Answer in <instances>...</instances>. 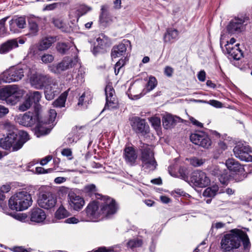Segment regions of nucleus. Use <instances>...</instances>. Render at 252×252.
<instances>
[{"label":"nucleus","instance_id":"obj_12","mask_svg":"<svg viewBox=\"0 0 252 252\" xmlns=\"http://www.w3.org/2000/svg\"><path fill=\"white\" fill-rule=\"evenodd\" d=\"M85 211L87 218L84 220L96 221L101 217L98 201L90 202L86 208Z\"/></svg>","mask_w":252,"mask_h":252},{"label":"nucleus","instance_id":"obj_31","mask_svg":"<svg viewBox=\"0 0 252 252\" xmlns=\"http://www.w3.org/2000/svg\"><path fill=\"white\" fill-rule=\"evenodd\" d=\"M126 51V47L125 44L121 43L114 46L111 51V56L113 58H116L123 56Z\"/></svg>","mask_w":252,"mask_h":252},{"label":"nucleus","instance_id":"obj_6","mask_svg":"<svg viewBox=\"0 0 252 252\" xmlns=\"http://www.w3.org/2000/svg\"><path fill=\"white\" fill-rule=\"evenodd\" d=\"M20 94V91L16 85L7 86L0 90V98L11 105L16 103Z\"/></svg>","mask_w":252,"mask_h":252},{"label":"nucleus","instance_id":"obj_19","mask_svg":"<svg viewBox=\"0 0 252 252\" xmlns=\"http://www.w3.org/2000/svg\"><path fill=\"white\" fill-rule=\"evenodd\" d=\"M190 139L194 144L205 148H208L211 144V140L208 135L202 132L191 134Z\"/></svg>","mask_w":252,"mask_h":252},{"label":"nucleus","instance_id":"obj_39","mask_svg":"<svg viewBox=\"0 0 252 252\" xmlns=\"http://www.w3.org/2000/svg\"><path fill=\"white\" fill-rule=\"evenodd\" d=\"M11 68L5 71L0 76L3 82L10 83L14 82Z\"/></svg>","mask_w":252,"mask_h":252},{"label":"nucleus","instance_id":"obj_40","mask_svg":"<svg viewBox=\"0 0 252 252\" xmlns=\"http://www.w3.org/2000/svg\"><path fill=\"white\" fill-rule=\"evenodd\" d=\"M218 190V186H213L211 188L206 189L203 193V195L205 197H212L215 196Z\"/></svg>","mask_w":252,"mask_h":252},{"label":"nucleus","instance_id":"obj_3","mask_svg":"<svg viewBox=\"0 0 252 252\" xmlns=\"http://www.w3.org/2000/svg\"><path fill=\"white\" fill-rule=\"evenodd\" d=\"M141 151L142 167L144 169L149 171L155 170L157 167V163L154 158L153 147L147 145H144Z\"/></svg>","mask_w":252,"mask_h":252},{"label":"nucleus","instance_id":"obj_63","mask_svg":"<svg viewBox=\"0 0 252 252\" xmlns=\"http://www.w3.org/2000/svg\"><path fill=\"white\" fill-rule=\"evenodd\" d=\"M79 221V220L75 217H71L65 220V222L67 223L75 224Z\"/></svg>","mask_w":252,"mask_h":252},{"label":"nucleus","instance_id":"obj_54","mask_svg":"<svg viewBox=\"0 0 252 252\" xmlns=\"http://www.w3.org/2000/svg\"><path fill=\"white\" fill-rule=\"evenodd\" d=\"M125 59H121L116 63L114 67L115 73L116 75H117L119 73L120 69L125 65Z\"/></svg>","mask_w":252,"mask_h":252},{"label":"nucleus","instance_id":"obj_29","mask_svg":"<svg viewBox=\"0 0 252 252\" xmlns=\"http://www.w3.org/2000/svg\"><path fill=\"white\" fill-rule=\"evenodd\" d=\"M239 46V44H237L234 47H230L229 44L225 45L227 54L231 58L236 60H240L243 56Z\"/></svg>","mask_w":252,"mask_h":252},{"label":"nucleus","instance_id":"obj_48","mask_svg":"<svg viewBox=\"0 0 252 252\" xmlns=\"http://www.w3.org/2000/svg\"><path fill=\"white\" fill-rule=\"evenodd\" d=\"M83 191L88 195L92 196L95 193L96 189L94 185L91 184L86 186L83 189Z\"/></svg>","mask_w":252,"mask_h":252},{"label":"nucleus","instance_id":"obj_24","mask_svg":"<svg viewBox=\"0 0 252 252\" xmlns=\"http://www.w3.org/2000/svg\"><path fill=\"white\" fill-rule=\"evenodd\" d=\"M57 40V36H47L42 38L36 45L38 51L48 50Z\"/></svg>","mask_w":252,"mask_h":252},{"label":"nucleus","instance_id":"obj_11","mask_svg":"<svg viewBox=\"0 0 252 252\" xmlns=\"http://www.w3.org/2000/svg\"><path fill=\"white\" fill-rule=\"evenodd\" d=\"M77 62V60L76 58L72 59L69 57H65L57 64L50 65L49 69L54 73H60L62 71L72 67Z\"/></svg>","mask_w":252,"mask_h":252},{"label":"nucleus","instance_id":"obj_5","mask_svg":"<svg viewBox=\"0 0 252 252\" xmlns=\"http://www.w3.org/2000/svg\"><path fill=\"white\" fill-rule=\"evenodd\" d=\"M28 76L32 86L36 89H42L49 83L48 75L37 73L33 68H30Z\"/></svg>","mask_w":252,"mask_h":252},{"label":"nucleus","instance_id":"obj_4","mask_svg":"<svg viewBox=\"0 0 252 252\" xmlns=\"http://www.w3.org/2000/svg\"><path fill=\"white\" fill-rule=\"evenodd\" d=\"M237 229H233L230 233L224 235L220 242V249L223 252H228L239 247Z\"/></svg>","mask_w":252,"mask_h":252},{"label":"nucleus","instance_id":"obj_64","mask_svg":"<svg viewBox=\"0 0 252 252\" xmlns=\"http://www.w3.org/2000/svg\"><path fill=\"white\" fill-rule=\"evenodd\" d=\"M16 218L21 221H25L27 218V216L26 214H19L16 216Z\"/></svg>","mask_w":252,"mask_h":252},{"label":"nucleus","instance_id":"obj_32","mask_svg":"<svg viewBox=\"0 0 252 252\" xmlns=\"http://www.w3.org/2000/svg\"><path fill=\"white\" fill-rule=\"evenodd\" d=\"M238 235V241H239V246L241 241L243 243L244 248L246 250L250 248V242L247 234L242 230L237 229Z\"/></svg>","mask_w":252,"mask_h":252},{"label":"nucleus","instance_id":"obj_61","mask_svg":"<svg viewBox=\"0 0 252 252\" xmlns=\"http://www.w3.org/2000/svg\"><path fill=\"white\" fill-rule=\"evenodd\" d=\"M52 159V156L48 155L40 160V163L42 165H45Z\"/></svg>","mask_w":252,"mask_h":252},{"label":"nucleus","instance_id":"obj_35","mask_svg":"<svg viewBox=\"0 0 252 252\" xmlns=\"http://www.w3.org/2000/svg\"><path fill=\"white\" fill-rule=\"evenodd\" d=\"M67 94V92H64L58 98L53 102L52 104L54 107L60 108L64 107Z\"/></svg>","mask_w":252,"mask_h":252},{"label":"nucleus","instance_id":"obj_30","mask_svg":"<svg viewBox=\"0 0 252 252\" xmlns=\"http://www.w3.org/2000/svg\"><path fill=\"white\" fill-rule=\"evenodd\" d=\"M82 127H75L72 128V131L68 135L66 139L68 144L76 142L80 138L82 133Z\"/></svg>","mask_w":252,"mask_h":252},{"label":"nucleus","instance_id":"obj_46","mask_svg":"<svg viewBox=\"0 0 252 252\" xmlns=\"http://www.w3.org/2000/svg\"><path fill=\"white\" fill-rule=\"evenodd\" d=\"M18 139L19 141V143L21 144V147L23 144L26 142L29 139V135L28 133L26 131H21L19 135H18Z\"/></svg>","mask_w":252,"mask_h":252},{"label":"nucleus","instance_id":"obj_34","mask_svg":"<svg viewBox=\"0 0 252 252\" xmlns=\"http://www.w3.org/2000/svg\"><path fill=\"white\" fill-rule=\"evenodd\" d=\"M38 20L30 19L29 21V28L30 34L32 36L37 35L39 31V27L37 23Z\"/></svg>","mask_w":252,"mask_h":252},{"label":"nucleus","instance_id":"obj_2","mask_svg":"<svg viewBox=\"0 0 252 252\" xmlns=\"http://www.w3.org/2000/svg\"><path fill=\"white\" fill-rule=\"evenodd\" d=\"M57 116V112L55 110L50 109L48 113V122H43L41 120L40 117L39 121L36 123L35 133L37 137H40L48 134L55 126L54 122Z\"/></svg>","mask_w":252,"mask_h":252},{"label":"nucleus","instance_id":"obj_51","mask_svg":"<svg viewBox=\"0 0 252 252\" xmlns=\"http://www.w3.org/2000/svg\"><path fill=\"white\" fill-rule=\"evenodd\" d=\"M41 60L44 63H49L54 60V56L49 54H44L41 56Z\"/></svg>","mask_w":252,"mask_h":252},{"label":"nucleus","instance_id":"obj_43","mask_svg":"<svg viewBox=\"0 0 252 252\" xmlns=\"http://www.w3.org/2000/svg\"><path fill=\"white\" fill-rule=\"evenodd\" d=\"M32 104V102L27 96L25 100L19 105V110L24 112L30 109Z\"/></svg>","mask_w":252,"mask_h":252},{"label":"nucleus","instance_id":"obj_52","mask_svg":"<svg viewBox=\"0 0 252 252\" xmlns=\"http://www.w3.org/2000/svg\"><path fill=\"white\" fill-rule=\"evenodd\" d=\"M10 189L9 185H3L0 187V200H4L5 198V193L8 192Z\"/></svg>","mask_w":252,"mask_h":252},{"label":"nucleus","instance_id":"obj_59","mask_svg":"<svg viewBox=\"0 0 252 252\" xmlns=\"http://www.w3.org/2000/svg\"><path fill=\"white\" fill-rule=\"evenodd\" d=\"M9 112L8 109L3 105H0V118L4 117Z\"/></svg>","mask_w":252,"mask_h":252},{"label":"nucleus","instance_id":"obj_18","mask_svg":"<svg viewBox=\"0 0 252 252\" xmlns=\"http://www.w3.org/2000/svg\"><path fill=\"white\" fill-rule=\"evenodd\" d=\"M56 203V197L50 192L42 194L38 200L39 206L45 209H49L54 207Z\"/></svg>","mask_w":252,"mask_h":252},{"label":"nucleus","instance_id":"obj_8","mask_svg":"<svg viewBox=\"0 0 252 252\" xmlns=\"http://www.w3.org/2000/svg\"><path fill=\"white\" fill-rule=\"evenodd\" d=\"M0 146L7 150L16 151L21 148V144L18 141V135L12 132L8 133L5 138L0 139Z\"/></svg>","mask_w":252,"mask_h":252},{"label":"nucleus","instance_id":"obj_56","mask_svg":"<svg viewBox=\"0 0 252 252\" xmlns=\"http://www.w3.org/2000/svg\"><path fill=\"white\" fill-rule=\"evenodd\" d=\"M52 168L45 169L42 167H37L35 168V172L37 174H45L52 171Z\"/></svg>","mask_w":252,"mask_h":252},{"label":"nucleus","instance_id":"obj_20","mask_svg":"<svg viewBox=\"0 0 252 252\" xmlns=\"http://www.w3.org/2000/svg\"><path fill=\"white\" fill-rule=\"evenodd\" d=\"M68 201L70 207L76 211L81 210L85 204L84 199L73 192H69Z\"/></svg>","mask_w":252,"mask_h":252},{"label":"nucleus","instance_id":"obj_21","mask_svg":"<svg viewBox=\"0 0 252 252\" xmlns=\"http://www.w3.org/2000/svg\"><path fill=\"white\" fill-rule=\"evenodd\" d=\"M105 92L106 102L104 109H110L116 107L117 102L114 96L115 91L112 86L109 84L107 85L105 87Z\"/></svg>","mask_w":252,"mask_h":252},{"label":"nucleus","instance_id":"obj_47","mask_svg":"<svg viewBox=\"0 0 252 252\" xmlns=\"http://www.w3.org/2000/svg\"><path fill=\"white\" fill-rule=\"evenodd\" d=\"M56 48L59 53L63 54L69 49V46L65 43L59 42L58 43Z\"/></svg>","mask_w":252,"mask_h":252},{"label":"nucleus","instance_id":"obj_25","mask_svg":"<svg viewBox=\"0 0 252 252\" xmlns=\"http://www.w3.org/2000/svg\"><path fill=\"white\" fill-rule=\"evenodd\" d=\"M45 212L38 208H33L31 211L30 220L36 223L42 222L46 219Z\"/></svg>","mask_w":252,"mask_h":252},{"label":"nucleus","instance_id":"obj_45","mask_svg":"<svg viewBox=\"0 0 252 252\" xmlns=\"http://www.w3.org/2000/svg\"><path fill=\"white\" fill-rule=\"evenodd\" d=\"M174 122V119L171 115H166L163 118V125L166 128H168L170 125L173 124Z\"/></svg>","mask_w":252,"mask_h":252},{"label":"nucleus","instance_id":"obj_57","mask_svg":"<svg viewBox=\"0 0 252 252\" xmlns=\"http://www.w3.org/2000/svg\"><path fill=\"white\" fill-rule=\"evenodd\" d=\"M96 41L97 42V45L96 46H94V49H93V52L94 54H95L96 52H98V47H100L101 46L103 45V43H104V41L103 39L100 38V37H98L96 38Z\"/></svg>","mask_w":252,"mask_h":252},{"label":"nucleus","instance_id":"obj_44","mask_svg":"<svg viewBox=\"0 0 252 252\" xmlns=\"http://www.w3.org/2000/svg\"><path fill=\"white\" fill-rule=\"evenodd\" d=\"M91 10L92 8L91 7L86 6L85 5H81L76 10L77 16L78 18H79Z\"/></svg>","mask_w":252,"mask_h":252},{"label":"nucleus","instance_id":"obj_27","mask_svg":"<svg viewBox=\"0 0 252 252\" xmlns=\"http://www.w3.org/2000/svg\"><path fill=\"white\" fill-rule=\"evenodd\" d=\"M10 68L14 82L18 81L21 80L24 77L25 73L28 75V73H29V69H30V68L25 65H24L22 67H10Z\"/></svg>","mask_w":252,"mask_h":252},{"label":"nucleus","instance_id":"obj_14","mask_svg":"<svg viewBox=\"0 0 252 252\" xmlns=\"http://www.w3.org/2000/svg\"><path fill=\"white\" fill-rule=\"evenodd\" d=\"M190 181L195 186L200 188L206 187L210 183V180L206 174L198 170L192 172Z\"/></svg>","mask_w":252,"mask_h":252},{"label":"nucleus","instance_id":"obj_33","mask_svg":"<svg viewBox=\"0 0 252 252\" xmlns=\"http://www.w3.org/2000/svg\"><path fill=\"white\" fill-rule=\"evenodd\" d=\"M143 244V240L140 238L136 237L128 240L126 244V246L127 248L133 250L135 248L141 247Z\"/></svg>","mask_w":252,"mask_h":252},{"label":"nucleus","instance_id":"obj_42","mask_svg":"<svg viewBox=\"0 0 252 252\" xmlns=\"http://www.w3.org/2000/svg\"><path fill=\"white\" fill-rule=\"evenodd\" d=\"M220 182L223 185H227L230 179L231 175L226 171L220 173L218 175Z\"/></svg>","mask_w":252,"mask_h":252},{"label":"nucleus","instance_id":"obj_16","mask_svg":"<svg viewBox=\"0 0 252 252\" xmlns=\"http://www.w3.org/2000/svg\"><path fill=\"white\" fill-rule=\"evenodd\" d=\"M246 25L245 18H235L229 22L227 31L230 33H240L245 30Z\"/></svg>","mask_w":252,"mask_h":252},{"label":"nucleus","instance_id":"obj_1","mask_svg":"<svg viewBox=\"0 0 252 252\" xmlns=\"http://www.w3.org/2000/svg\"><path fill=\"white\" fill-rule=\"evenodd\" d=\"M32 196L26 191L18 192L8 200V206L12 210L21 211L28 209L32 204Z\"/></svg>","mask_w":252,"mask_h":252},{"label":"nucleus","instance_id":"obj_17","mask_svg":"<svg viewBox=\"0 0 252 252\" xmlns=\"http://www.w3.org/2000/svg\"><path fill=\"white\" fill-rule=\"evenodd\" d=\"M233 152L235 157L241 160L252 161V156L250 155L251 150L248 146L241 144H238L234 148Z\"/></svg>","mask_w":252,"mask_h":252},{"label":"nucleus","instance_id":"obj_38","mask_svg":"<svg viewBox=\"0 0 252 252\" xmlns=\"http://www.w3.org/2000/svg\"><path fill=\"white\" fill-rule=\"evenodd\" d=\"M27 96L31 100L32 103L34 102L36 104L41 100L42 95L41 93L38 91H33L30 92Z\"/></svg>","mask_w":252,"mask_h":252},{"label":"nucleus","instance_id":"obj_13","mask_svg":"<svg viewBox=\"0 0 252 252\" xmlns=\"http://www.w3.org/2000/svg\"><path fill=\"white\" fill-rule=\"evenodd\" d=\"M157 84L158 82L156 78L154 76H150L146 86V88L143 89L142 93L136 94L133 88H129L128 90L129 93L128 94V96L129 98L131 99H138L145 95L147 93L155 89Z\"/></svg>","mask_w":252,"mask_h":252},{"label":"nucleus","instance_id":"obj_49","mask_svg":"<svg viewBox=\"0 0 252 252\" xmlns=\"http://www.w3.org/2000/svg\"><path fill=\"white\" fill-rule=\"evenodd\" d=\"M188 160L190 164L194 167L200 166L205 162V159L195 157Z\"/></svg>","mask_w":252,"mask_h":252},{"label":"nucleus","instance_id":"obj_62","mask_svg":"<svg viewBox=\"0 0 252 252\" xmlns=\"http://www.w3.org/2000/svg\"><path fill=\"white\" fill-rule=\"evenodd\" d=\"M197 78L200 81L204 82L206 79V73L204 70H201L197 74Z\"/></svg>","mask_w":252,"mask_h":252},{"label":"nucleus","instance_id":"obj_37","mask_svg":"<svg viewBox=\"0 0 252 252\" xmlns=\"http://www.w3.org/2000/svg\"><path fill=\"white\" fill-rule=\"evenodd\" d=\"M178 36V32L174 29H169L164 35V40L166 42H172L176 39Z\"/></svg>","mask_w":252,"mask_h":252},{"label":"nucleus","instance_id":"obj_58","mask_svg":"<svg viewBox=\"0 0 252 252\" xmlns=\"http://www.w3.org/2000/svg\"><path fill=\"white\" fill-rule=\"evenodd\" d=\"M208 104H209L216 108H220L222 107V103L216 100H210V101H208Z\"/></svg>","mask_w":252,"mask_h":252},{"label":"nucleus","instance_id":"obj_10","mask_svg":"<svg viewBox=\"0 0 252 252\" xmlns=\"http://www.w3.org/2000/svg\"><path fill=\"white\" fill-rule=\"evenodd\" d=\"M225 164L230 171L235 173L233 177L235 181L240 182L246 177L244 173V169L238 161L233 158H229L226 161Z\"/></svg>","mask_w":252,"mask_h":252},{"label":"nucleus","instance_id":"obj_41","mask_svg":"<svg viewBox=\"0 0 252 252\" xmlns=\"http://www.w3.org/2000/svg\"><path fill=\"white\" fill-rule=\"evenodd\" d=\"M69 215L68 211L63 207L60 206L55 213V217L58 219H63Z\"/></svg>","mask_w":252,"mask_h":252},{"label":"nucleus","instance_id":"obj_26","mask_svg":"<svg viewBox=\"0 0 252 252\" xmlns=\"http://www.w3.org/2000/svg\"><path fill=\"white\" fill-rule=\"evenodd\" d=\"M18 47L17 38L8 40L0 45V54H6Z\"/></svg>","mask_w":252,"mask_h":252},{"label":"nucleus","instance_id":"obj_23","mask_svg":"<svg viewBox=\"0 0 252 252\" xmlns=\"http://www.w3.org/2000/svg\"><path fill=\"white\" fill-rule=\"evenodd\" d=\"M9 29L13 33L19 32L20 30L26 27V18L24 17H14L9 22Z\"/></svg>","mask_w":252,"mask_h":252},{"label":"nucleus","instance_id":"obj_60","mask_svg":"<svg viewBox=\"0 0 252 252\" xmlns=\"http://www.w3.org/2000/svg\"><path fill=\"white\" fill-rule=\"evenodd\" d=\"M173 68L170 66H166L164 68V74L168 77H171L173 73Z\"/></svg>","mask_w":252,"mask_h":252},{"label":"nucleus","instance_id":"obj_36","mask_svg":"<svg viewBox=\"0 0 252 252\" xmlns=\"http://www.w3.org/2000/svg\"><path fill=\"white\" fill-rule=\"evenodd\" d=\"M110 20L108 16L107 7L105 5H102L101 8V13L99 16V22L105 25Z\"/></svg>","mask_w":252,"mask_h":252},{"label":"nucleus","instance_id":"obj_15","mask_svg":"<svg viewBox=\"0 0 252 252\" xmlns=\"http://www.w3.org/2000/svg\"><path fill=\"white\" fill-rule=\"evenodd\" d=\"M130 125L136 133L142 135H145L150 131L149 126L145 120L138 117H134L130 119Z\"/></svg>","mask_w":252,"mask_h":252},{"label":"nucleus","instance_id":"obj_9","mask_svg":"<svg viewBox=\"0 0 252 252\" xmlns=\"http://www.w3.org/2000/svg\"><path fill=\"white\" fill-rule=\"evenodd\" d=\"M40 118L38 112L29 111L24 114H20L15 118L16 121L21 125L25 126H32L36 124Z\"/></svg>","mask_w":252,"mask_h":252},{"label":"nucleus","instance_id":"obj_50","mask_svg":"<svg viewBox=\"0 0 252 252\" xmlns=\"http://www.w3.org/2000/svg\"><path fill=\"white\" fill-rule=\"evenodd\" d=\"M153 127L157 130L160 126V119L157 117H151L148 119Z\"/></svg>","mask_w":252,"mask_h":252},{"label":"nucleus","instance_id":"obj_53","mask_svg":"<svg viewBox=\"0 0 252 252\" xmlns=\"http://www.w3.org/2000/svg\"><path fill=\"white\" fill-rule=\"evenodd\" d=\"M61 154L63 156L67 157L68 160H71L73 158L72 156V152L71 149H63L61 152Z\"/></svg>","mask_w":252,"mask_h":252},{"label":"nucleus","instance_id":"obj_7","mask_svg":"<svg viewBox=\"0 0 252 252\" xmlns=\"http://www.w3.org/2000/svg\"><path fill=\"white\" fill-rule=\"evenodd\" d=\"M101 217H107L113 215L116 212L117 206L115 200L108 196H103L98 200Z\"/></svg>","mask_w":252,"mask_h":252},{"label":"nucleus","instance_id":"obj_22","mask_svg":"<svg viewBox=\"0 0 252 252\" xmlns=\"http://www.w3.org/2000/svg\"><path fill=\"white\" fill-rule=\"evenodd\" d=\"M44 87L45 97L48 100L53 99L61 92V89L56 83L48 84Z\"/></svg>","mask_w":252,"mask_h":252},{"label":"nucleus","instance_id":"obj_28","mask_svg":"<svg viewBox=\"0 0 252 252\" xmlns=\"http://www.w3.org/2000/svg\"><path fill=\"white\" fill-rule=\"evenodd\" d=\"M137 155L132 147H126L124 150V158L126 162L130 165H133L137 158Z\"/></svg>","mask_w":252,"mask_h":252},{"label":"nucleus","instance_id":"obj_55","mask_svg":"<svg viewBox=\"0 0 252 252\" xmlns=\"http://www.w3.org/2000/svg\"><path fill=\"white\" fill-rule=\"evenodd\" d=\"M7 18L8 17H5L0 20V33L1 32L3 34L5 33L6 28L5 24Z\"/></svg>","mask_w":252,"mask_h":252}]
</instances>
